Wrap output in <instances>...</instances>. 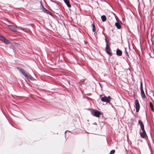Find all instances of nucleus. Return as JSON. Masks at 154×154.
Instances as JSON below:
<instances>
[{
  "instance_id": "1",
  "label": "nucleus",
  "mask_w": 154,
  "mask_h": 154,
  "mask_svg": "<svg viewBox=\"0 0 154 154\" xmlns=\"http://www.w3.org/2000/svg\"><path fill=\"white\" fill-rule=\"evenodd\" d=\"M19 70L22 73L23 75L30 81H34L35 79L25 71L23 69L21 68L19 69Z\"/></svg>"
},
{
  "instance_id": "2",
  "label": "nucleus",
  "mask_w": 154,
  "mask_h": 154,
  "mask_svg": "<svg viewBox=\"0 0 154 154\" xmlns=\"http://www.w3.org/2000/svg\"><path fill=\"white\" fill-rule=\"evenodd\" d=\"M100 97L102 102H106V103H109L111 99L110 97H107L103 95H100Z\"/></svg>"
},
{
  "instance_id": "3",
  "label": "nucleus",
  "mask_w": 154,
  "mask_h": 154,
  "mask_svg": "<svg viewBox=\"0 0 154 154\" xmlns=\"http://www.w3.org/2000/svg\"><path fill=\"white\" fill-rule=\"evenodd\" d=\"M7 25L9 27V29L13 31H16L17 30V28H19L21 30H23V28L22 27H17L15 25H10L9 24H7Z\"/></svg>"
},
{
  "instance_id": "4",
  "label": "nucleus",
  "mask_w": 154,
  "mask_h": 154,
  "mask_svg": "<svg viewBox=\"0 0 154 154\" xmlns=\"http://www.w3.org/2000/svg\"><path fill=\"white\" fill-rule=\"evenodd\" d=\"M140 89L141 91V96L142 98H144L146 97L143 87V84L142 82L140 83Z\"/></svg>"
},
{
  "instance_id": "5",
  "label": "nucleus",
  "mask_w": 154,
  "mask_h": 154,
  "mask_svg": "<svg viewBox=\"0 0 154 154\" xmlns=\"http://www.w3.org/2000/svg\"><path fill=\"white\" fill-rule=\"evenodd\" d=\"M92 113L93 116L98 118L100 117V115H101L100 112V111L97 110H96L92 112Z\"/></svg>"
},
{
  "instance_id": "6",
  "label": "nucleus",
  "mask_w": 154,
  "mask_h": 154,
  "mask_svg": "<svg viewBox=\"0 0 154 154\" xmlns=\"http://www.w3.org/2000/svg\"><path fill=\"white\" fill-rule=\"evenodd\" d=\"M135 104L136 111L137 112L139 111L140 108V105L138 100H135Z\"/></svg>"
},
{
  "instance_id": "7",
  "label": "nucleus",
  "mask_w": 154,
  "mask_h": 154,
  "mask_svg": "<svg viewBox=\"0 0 154 154\" xmlns=\"http://www.w3.org/2000/svg\"><path fill=\"white\" fill-rule=\"evenodd\" d=\"M0 39L1 40H2L3 41V42L5 43V44H9L10 43L9 41L7 39H5L4 37L2 36V35H0Z\"/></svg>"
},
{
  "instance_id": "8",
  "label": "nucleus",
  "mask_w": 154,
  "mask_h": 154,
  "mask_svg": "<svg viewBox=\"0 0 154 154\" xmlns=\"http://www.w3.org/2000/svg\"><path fill=\"white\" fill-rule=\"evenodd\" d=\"M105 41L106 43V53L109 55H111V54L110 52V49L109 48V47L107 44V41L106 39V38H105Z\"/></svg>"
},
{
  "instance_id": "9",
  "label": "nucleus",
  "mask_w": 154,
  "mask_h": 154,
  "mask_svg": "<svg viewBox=\"0 0 154 154\" xmlns=\"http://www.w3.org/2000/svg\"><path fill=\"white\" fill-rule=\"evenodd\" d=\"M142 130V132H140V135L142 137L145 138L146 136H147L146 131L144 129V130Z\"/></svg>"
},
{
  "instance_id": "10",
  "label": "nucleus",
  "mask_w": 154,
  "mask_h": 154,
  "mask_svg": "<svg viewBox=\"0 0 154 154\" xmlns=\"http://www.w3.org/2000/svg\"><path fill=\"white\" fill-rule=\"evenodd\" d=\"M139 124L140 125V128L142 130H144V125L143 123L140 120L138 121Z\"/></svg>"
},
{
  "instance_id": "11",
  "label": "nucleus",
  "mask_w": 154,
  "mask_h": 154,
  "mask_svg": "<svg viewBox=\"0 0 154 154\" xmlns=\"http://www.w3.org/2000/svg\"><path fill=\"white\" fill-rule=\"evenodd\" d=\"M116 21H117V22L115 23V25L118 29H120L121 28V25H120V24L118 23V21L116 18Z\"/></svg>"
},
{
  "instance_id": "12",
  "label": "nucleus",
  "mask_w": 154,
  "mask_h": 154,
  "mask_svg": "<svg viewBox=\"0 0 154 154\" xmlns=\"http://www.w3.org/2000/svg\"><path fill=\"white\" fill-rule=\"evenodd\" d=\"M64 1L68 7L69 8L71 7V5L69 4V2L68 0H64Z\"/></svg>"
},
{
  "instance_id": "13",
  "label": "nucleus",
  "mask_w": 154,
  "mask_h": 154,
  "mask_svg": "<svg viewBox=\"0 0 154 154\" xmlns=\"http://www.w3.org/2000/svg\"><path fill=\"white\" fill-rule=\"evenodd\" d=\"M117 54L119 56H121L122 55V51L119 49H117L116 51Z\"/></svg>"
},
{
  "instance_id": "14",
  "label": "nucleus",
  "mask_w": 154,
  "mask_h": 154,
  "mask_svg": "<svg viewBox=\"0 0 154 154\" xmlns=\"http://www.w3.org/2000/svg\"><path fill=\"white\" fill-rule=\"evenodd\" d=\"M43 10L46 13L50 14H51V12L49 11L46 9V8H43Z\"/></svg>"
},
{
  "instance_id": "15",
  "label": "nucleus",
  "mask_w": 154,
  "mask_h": 154,
  "mask_svg": "<svg viewBox=\"0 0 154 154\" xmlns=\"http://www.w3.org/2000/svg\"><path fill=\"white\" fill-rule=\"evenodd\" d=\"M101 19L102 21L103 22L105 21L106 19V16L104 15H103L101 16Z\"/></svg>"
},
{
  "instance_id": "16",
  "label": "nucleus",
  "mask_w": 154,
  "mask_h": 154,
  "mask_svg": "<svg viewBox=\"0 0 154 154\" xmlns=\"http://www.w3.org/2000/svg\"><path fill=\"white\" fill-rule=\"evenodd\" d=\"M149 106L151 108V109L152 111H154L153 106L152 103L151 102H149Z\"/></svg>"
},
{
  "instance_id": "17",
  "label": "nucleus",
  "mask_w": 154,
  "mask_h": 154,
  "mask_svg": "<svg viewBox=\"0 0 154 154\" xmlns=\"http://www.w3.org/2000/svg\"><path fill=\"white\" fill-rule=\"evenodd\" d=\"M93 29H92V31L93 32H95L96 30L95 27L94 26V24L93 23L92 24Z\"/></svg>"
},
{
  "instance_id": "18",
  "label": "nucleus",
  "mask_w": 154,
  "mask_h": 154,
  "mask_svg": "<svg viewBox=\"0 0 154 154\" xmlns=\"http://www.w3.org/2000/svg\"><path fill=\"white\" fill-rule=\"evenodd\" d=\"M115 151L114 150H111L110 153L109 154H113L115 152Z\"/></svg>"
},
{
  "instance_id": "19",
  "label": "nucleus",
  "mask_w": 154,
  "mask_h": 154,
  "mask_svg": "<svg viewBox=\"0 0 154 154\" xmlns=\"http://www.w3.org/2000/svg\"><path fill=\"white\" fill-rule=\"evenodd\" d=\"M126 49H127V48H125V51L126 54L128 56V57H129V55L128 54L127 51Z\"/></svg>"
},
{
  "instance_id": "20",
  "label": "nucleus",
  "mask_w": 154,
  "mask_h": 154,
  "mask_svg": "<svg viewBox=\"0 0 154 154\" xmlns=\"http://www.w3.org/2000/svg\"><path fill=\"white\" fill-rule=\"evenodd\" d=\"M10 23V24H11V23H12V24H13V23Z\"/></svg>"
},
{
  "instance_id": "21",
  "label": "nucleus",
  "mask_w": 154,
  "mask_h": 154,
  "mask_svg": "<svg viewBox=\"0 0 154 154\" xmlns=\"http://www.w3.org/2000/svg\"><path fill=\"white\" fill-rule=\"evenodd\" d=\"M66 131H65V134H66Z\"/></svg>"
},
{
  "instance_id": "22",
  "label": "nucleus",
  "mask_w": 154,
  "mask_h": 154,
  "mask_svg": "<svg viewBox=\"0 0 154 154\" xmlns=\"http://www.w3.org/2000/svg\"><path fill=\"white\" fill-rule=\"evenodd\" d=\"M85 44H86V42H85Z\"/></svg>"
}]
</instances>
